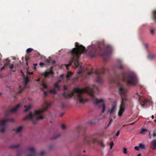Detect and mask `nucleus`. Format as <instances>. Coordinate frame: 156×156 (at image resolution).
<instances>
[{
    "label": "nucleus",
    "mask_w": 156,
    "mask_h": 156,
    "mask_svg": "<svg viewBox=\"0 0 156 156\" xmlns=\"http://www.w3.org/2000/svg\"><path fill=\"white\" fill-rule=\"evenodd\" d=\"M95 90L97 91H98V87L95 85H94L92 88L88 86L83 89L76 87L73 89V91L69 93L65 92L63 94V96L65 98H69L74 95L75 92L77 101L81 104H84L88 101V99L84 98L83 94L84 93H86L90 96L94 104L96 106H98L99 104L104 102V100L102 99H98L95 97L94 94Z\"/></svg>",
    "instance_id": "obj_1"
},
{
    "label": "nucleus",
    "mask_w": 156,
    "mask_h": 156,
    "mask_svg": "<svg viewBox=\"0 0 156 156\" xmlns=\"http://www.w3.org/2000/svg\"><path fill=\"white\" fill-rule=\"evenodd\" d=\"M112 48L109 45L101 44L97 46L93 44L89 46L87 50L89 55L91 57H94L98 55L107 58L111 54Z\"/></svg>",
    "instance_id": "obj_2"
},
{
    "label": "nucleus",
    "mask_w": 156,
    "mask_h": 156,
    "mask_svg": "<svg viewBox=\"0 0 156 156\" xmlns=\"http://www.w3.org/2000/svg\"><path fill=\"white\" fill-rule=\"evenodd\" d=\"M75 47L76 48H73L71 51V59L70 60L69 63L68 65L65 64L67 69L68 67L70 66L73 62L74 63L75 67H79L80 66L79 58L82 53L86 51L85 47L82 45H79L77 42L75 43Z\"/></svg>",
    "instance_id": "obj_3"
},
{
    "label": "nucleus",
    "mask_w": 156,
    "mask_h": 156,
    "mask_svg": "<svg viewBox=\"0 0 156 156\" xmlns=\"http://www.w3.org/2000/svg\"><path fill=\"white\" fill-rule=\"evenodd\" d=\"M122 80L130 85H135L138 82L137 77L135 74L132 73L126 74L122 72L116 75L115 78L112 79V82L114 83L119 84V80Z\"/></svg>",
    "instance_id": "obj_4"
},
{
    "label": "nucleus",
    "mask_w": 156,
    "mask_h": 156,
    "mask_svg": "<svg viewBox=\"0 0 156 156\" xmlns=\"http://www.w3.org/2000/svg\"><path fill=\"white\" fill-rule=\"evenodd\" d=\"M51 105V103H46L45 108L43 110H39L35 111L34 114L30 112L29 114L26 116L24 118V120H30L34 123H35L39 119H42L44 118L42 114Z\"/></svg>",
    "instance_id": "obj_5"
},
{
    "label": "nucleus",
    "mask_w": 156,
    "mask_h": 156,
    "mask_svg": "<svg viewBox=\"0 0 156 156\" xmlns=\"http://www.w3.org/2000/svg\"><path fill=\"white\" fill-rule=\"evenodd\" d=\"M127 90L121 86L119 89V92L122 97L123 96L124 98H122L121 104L120 106V109L118 112V115L119 116H122L123 112L125 110L126 105L127 104L128 101V99L126 97Z\"/></svg>",
    "instance_id": "obj_6"
},
{
    "label": "nucleus",
    "mask_w": 156,
    "mask_h": 156,
    "mask_svg": "<svg viewBox=\"0 0 156 156\" xmlns=\"http://www.w3.org/2000/svg\"><path fill=\"white\" fill-rule=\"evenodd\" d=\"M108 71V69L105 67H103L100 70L96 69L94 72L92 69L90 71H87L88 75H94L96 77V81L98 83H101L103 81L102 78L104 75Z\"/></svg>",
    "instance_id": "obj_7"
},
{
    "label": "nucleus",
    "mask_w": 156,
    "mask_h": 156,
    "mask_svg": "<svg viewBox=\"0 0 156 156\" xmlns=\"http://www.w3.org/2000/svg\"><path fill=\"white\" fill-rule=\"evenodd\" d=\"M98 141V139L94 135L85 136L83 138V142L80 143L78 145L77 149L80 150L85 144H89L91 142L95 143Z\"/></svg>",
    "instance_id": "obj_8"
},
{
    "label": "nucleus",
    "mask_w": 156,
    "mask_h": 156,
    "mask_svg": "<svg viewBox=\"0 0 156 156\" xmlns=\"http://www.w3.org/2000/svg\"><path fill=\"white\" fill-rule=\"evenodd\" d=\"M13 121L14 120L12 118H6L1 121L0 122V127H1L0 128V132L3 133L5 131L6 129L5 125L7 122H13Z\"/></svg>",
    "instance_id": "obj_9"
},
{
    "label": "nucleus",
    "mask_w": 156,
    "mask_h": 156,
    "mask_svg": "<svg viewBox=\"0 0 156 156\" xmlns=\"http://www.w3.org/2000/svg\"><path fill=\"white\" fill-rule=\"evenodd\" d=\"M136 94L138 95V101L141 106L144 107L147 106L148 104L149 103V100L144 98L142 96L139 95L137 93H136Z\"/></svg>",
    "instance_id": "obj_10"
},
{
    "label": "nucleus",
    "mask_w": 156,
    "mask_h": 156,
    "mask_svg": "<svg viewBox=\"0 0 156 156\" xmlns=\"http://www.w3.org/2000/svg\"><path fill=\"white\" fill-rule=\"evenodd\" d=\"M60 90V86L57 83H55L54 85V88L50 90L49 92L54 94H57L58 91Z\"/></svg>",
    "instance_id": "obj_11"
},
{
    "label": "nucleus",
    "mask_w": 156,
    "mask_h": 156,
    "mask_svg": "<svg viewBox=\"0 0 156 156\" xmlns=\"http://www.w3.org/2000/svg\"><path fill=\"white\" fill-rule=\"evenodd\" d=\"M30 153L28 156H37V154L36 152L35 149L33 147H29L27 148Z\"/></svg>",
    "instance_id": "obj_12"
},
{
    "label": "nucleus",
    "mask_w": 156,
    "mask_h": 156,
    "mask_svg": "<svg viewBox=\"0 0 156 156\" xmlns=\"http://www.w3.org/2000/svg\"><path fill=\"white\" fill-rule=\"evenodd\" d=\"M29 81V80L28 77H26L25 80V83L23 85L22 88H21V86H19V88L20 90L18 92V93L20 94L22 92L23 90L25 88L26 85Z\"/></svg>",
    "instance_id": "obj_13"
},
{
    "label": "nucleus",
    "mask_w": 156,
    "mask_h": 156,
    "mask_svg": "<svg viewBox=\"0 0 156 156\" xmlns=\"http://www.w3.org/2000/svg\"><path fill=\"white\" fill-rule=\"evenodd\" d=\"M53 67H51L50 68V71L48 72H45L44 74V76L45 77H48L50 74H54V71L53 70Z\"/></svg>",
    "instance_id": "obj_14"
},
{
    "label": "nucleus",
    "mask_w": 156,
    "mask_h": 156,
    "mask_svg": "<svg viewBox=\"0 0 156 156\" xmlns=\"http://www.w3.org/2000/svg\"><path fill=\"white\" fill-rule=\"evenodd\" d=\"M150 148L152 150H154L156 148V140H152L150 144Z\"/></svg>",
    "instance_id": "obj_15"
},
{
    "label": "nucleus",
    "mask_w": 156,
    "mask_h": 156,
    "mask_svg": "<svg viewBox=\"0 0 156 156\" xmlns=\"http://www.w3.org/2000/svg\"><path fill=\"white\" fill-rule=\"evenodd\" d=\"M21 105V104H18L16 107L11 109L10 110V112H16Z\"/></svg>",
    "instance_id": "obj_16"
},
{
    "label": "nucleus",
    "mask_w": 156,
    "mask_h": 156,
    "mask_svg": "<svg viewBox=\"0 0 156 156\" xmlns=\"http://www.w3.org/2000/svg\"><path fill=\"white\" fill-rule=\"evenodd\" d=\"M154 57V54L151 53H149L147 55V58L150 60L153 59Z\"/></svg>",
    "instance_id": "obj_17"
},
{
    "label": "nucleus",
    "mask_w": 156,
    "mask_h": 156,
    "mask_svg": "<svg viewBox=\"0 0 156 156\" xmlns=\"http://www.w3.org/2000/svg\"><path fill=\"white\" fill-rule=\"evenodd\" d=\"M82 129V127L80 126H77L76 129V130L78 133L80 132Z\"/></svg>",
    "instance_id": "obj_18"
},
{
    "label": "nucleus",
    "mask_w": 156,
    "mask_h": 156,
    "mask_svg": "<svg viewBox=\"0 0 156 156\" xmlns=\"http://www.w3.org/2000/svg\"><path fill=\"white\" fill-rule=\"evenodd\" d=\"M116 108V106H115L114 105V106H113L112 108L111 109V110H110L109 111V112L111 114L115 110Z\"/></svg>",
    "instance_id": "obj_19"
},
{
    "label": "nucleus",
    "mask_w": 156,
    "mask_h": 156,
    "mask_svg": "<svg viewBox=\"0 0 156 156\" xmlns=\"http://www.w3.org/2000/svg\"><path fill=\"white\" fill-rule=\"evenodd\" d=\"M19 145L18 144H12L10 146V148H16L18 147Z\"/></svg>",
    "instance_id": "obj_20"
},
{
    "label": "nucleus",
    "mask_w": 156,
    "mask_h": 156,
    "mask_svg": "<svg viewBox=\"0 0 156 156\" xmlns=\"http://www.w3.org/2000/svg\"><path fill=\"white\" fill-rule=\"evenodd\" d=\"M117 67L119 69H122L124 68V66L122 63H120L118 65Z\"/></svg>",
    "instance_id": "obj_21"
},
{
    "label": "nucleus",
    "mask_w": 156,
    "mask_h": 156,
    "mask_svg": "<svg viewBox=\"0 0 156 156\" xmlns=\"http://www.w3.org/2000/svg\"><path fill=\"white\" fill-rule=\"evenodd\" d=\"M9 64H10V63H9V62H8L6 63H5L4 64V66L1 68V70H3L5 68V67L6 66H8L9 65Z\"/></svg>",
    "instance_id": "obj_22"
},
{
    "label": "nucleus",
    "mask_w": 156,
    "mask_h": 156,
    "mask_svg": "<svg viewBox=\"0 0 156 156\" xmlns=\"http://www.w3.org/2000/svg\"><path fill=\"white\" fill-rule=\"evenodd\" d=\"M73 75V73L70 72H68L66 75V77L68 79L70 78Z\"/></svg>",
    "instance_id": "obj_23"
},
{
    "label": "nucleus",
    "mask_w": 156,
    "mask_h": 156,
    "mask_svg": "<svg viewBox=\"0 0 156 156\" xmlns=\"http://www.w3.org/2000/svg\"><path fill=\"white\" fill-rule=\"evenodd\" d=\"M139 148L141 149H145V146L141 143L139 144Z\"/></svg>",
    "instance_id": "obj_24"
},
{
    "label": "nucleus",
    "mask_w": 156,
    "mask_h": 156,
    "mask_svg": "<svg viewBox=\"0 0 156 156\" xmlns=\"http://www.w3.org/2000/svg\"><path fill=\"white\" fill-rule=\"evenodd\" d=\"M153 18L156 22V10L154 11L153 12Z\"/></svg>",
    "instance_id": "obj_25"
},
{
    "label": "nucleus",
    "mask_w": 156,
    "mask_h": 156,
    "mask_svg": "<svg viewBox=\"0 0 156 156\" xmlns=\"http://www.w3.org/2000/svg\"><path fill=\"white\" fill-rule=\"evenodd\" d=\"M42 86L43 87L41 88V90L42 91H44V88H47V85L44 83H43Z\"/></svg>",
    "instance_id": "obj_26"
},
{
    "label": "nucleus",
    "mask_w": 156,
    "mask_h": 156,
    "mask_svg": "<svg viewBox=\"0 0 156 156\" xmlns=\"http://www.w3.org/2000/svg\"><path fill=\"white\" fill-rule=\"evenodd\" d=\"M22 128L23 127L22 126H20L18 127L16 129V133H19L20 132Z\"/></svg>",
    "instance_id": "obj_27"
},
{
    "label": "nucleus",
    "mask_w": 156,
    "mask_h": 156,
    "mask_svg": "<svg viewBox=\"0 0 156 156\" xmlns=\"http://www.w3.org/2000/svg\"><path fill=\"white\" fill-rule=\"evenodd\" d=\"M31 107L30 105H29L24 110V112H26L28 111Z\"/></svg>",
    "instance_id": "obj_28"
},
{
    "label": "nucleus",
    "mask_w": 156,
    "mask_h": 156,
    "mask_svg": "<svg viewBox=\"0 0 156 156\" xmlns=\"http://www.w3.org/2000/svg\"><path fill=\"white\" fill-rule=\"evenodd\" d=\"M148 131V130L147 129H142L140 132V133L141 134H143V133L147 132Z\"/></svg>",
    "instance_id": "obj_29"
},
{
    "label": "nucleus",
    "mask_w": 156,
    "mask_h": 156,
    "mask_svg": "<svg viewBox=\"0 0 156 156\" xmlns=\"http://www.w3.org/2000/svg\"><path fill=\"white\" fill-rule=\"evenodd\" d=\"M102 113H103L105 112V106L104 104H102Z\"/></svg>",
    "instance_id": "obj_30"
},
{
    "label": "nucleus",
    "mask_w": 156,
    "mask_h": 156,
    "mask_svg": "<svg viewBox=\"0 0 156 156\" xmlns=\"http://www.w3.org/2000/svg\"><path fill=\"white\" fill-rule=\"evenodd\" d=\"M23 152V151H22L19 152H18L17 153V156H21V154Z\"/></svg>",
    "instance_id": "obj_31"
},
{
    "label": "nucleus",
    "mask_w": 156,
    "mask_h": 156,
    "mask_svg": "<svg viewBox=\"0 0 156 156\" xmlns=\"http://www.w3.org/2000/svg\"><path fill=\"white\" fill-rule=\"evenodd\" d=\"M33 50V49L32 48H29L27 50L26 52L27 53H28L32 51Z\"/></svg>",
    "instance_id": "obj_32"
},
{
    "label": "nucleus",
    "mask_w": 156,
    "mask_h": 156,
    "mask_svg": "<svg viewBox=\"0 0 156 156\" xmlns=\"http://www.w3.org/2000/svg\"><path fill=\"white\" fill-rule=\"evenodd\" d=\"M60 136V134H58V135H56V136H54V137H53L52 138V139H57L58 138V137H59Z\"/></svg>",
    "instance_id": "obj_33"
},
{
    "label": "nucleus",
    "mask_w": 156,
    "mask_h": 156,
    "mask_svg": "<svg viewBox=\"0 0 156 156\" xmlns=\"http://www.w3.org/2000/svg\"><path fill=\"white\" fill-rule=\"evenodd\" d=\"M114 145V143L112 141H111L110 144V149H112V147Z\"/></svg>",
    "instance_id": "obj_34"
},
{
    "label": "nucleus",
    "mask_w": 156,
    "mask_h": 156,
    "mask_svg": "<svg viewBox=\"0 0 156 156\" xmlns=\"http://www.w3.org/2000/svg\"><path fill=\"white\" fill-rule=\"evenodd\" d=\"M112 119H111L110 120V122L108 123V125L107 126L105 127V129H106V128H107L109 126L110 124V123H111V122H112Z\"/></svg>",
    "instance_id": "obj_35"
},
{
    "label": "nucleus",
    "mask_w": 156,
    "mask_h": 156,
    "mask_svg": "<svg viewBox=\"0 0 156 156\" xmlns=\"http://www.w3.org/2000/svg\"><path fill=\"white\" fill-rule=\"evenodd\" d=\"M62 129H65L66 128V127L65 125L62 124Z\"/></svg>",
    "instance_id": "obj_36"
},
{
    "label": "nucleus",
    "mask_w": 156,
    "mask_h": 156,
    "mask_svg": "<svg viewBox=\"0 0 156 156\" xmlns=\"http://www.w3.org/2000/svg\"><path fill=\"white\" fill-rule=\"evenodd\" d=\"M134 149H135L136 150V151H138L139 150V147H138V146H135L134 147Z\"/></svg>",
    "instance_id": "obj_37"
},
{
    "label": "nucleus",
    "mask_w": 156,
    "mask_h": 156,
    "mask_svg": "<svg viewBox=\"0 0 156 156\" xmlns=\"http://www.w3.org/2000/svg\"><path fill=\"white\" fill-rule=\"evenodd\" d=\"M123 153L125 154H126V153H127V149H126L125 148H124L123 149Z\"/></svg>",
    "instance_id": "obj_38"
},
{
    "label": "nucleus",
    "mask_w": 156,
    "mask_h": 156,
    "mask_svg": "<svg viewBox=\"0 0 156 156\" xmlns=\"http://www.w3.org/2000/svg\"><path fill=\"white\" fill-rule=\"evenodd\" d=\"M149 138L150 139H151V131H149Z\"/></svg>",
    "instance_id": "obj_39"
},
{
    "label": "nucleus",
    "mask_w": 156,
    "mask_h": 156,
    "mask_svg": "<svg viewBox=\"0 0 156 156\" xmlns=\"http://www.w3.org/2000/svg\"><path fill=\"white\" fill-rule=\"evenodd\" d=\"M150 33L151 34H153L154 33V30L153 29L151 30L150 31Z\"/></svg>",
    "instance_id": "obj_40"
},
{
    "label": "nucleus",
    "mask_w": 156,
    "mask_h": 156,
    "mask_svg": "<svg viewBox=\"0 0 156 156\" xmlns=\"http://www.w3.org/2000/svg\"><path fill=\"white\" fill-rule=\"evenodd\" d=\"M13 64H11L10 66L9 67V68L11 69H12L13 68Z\"/></svg>",
    "instance_id": "obj_41"
},
{
    "label": "nucleus",
    "mask_w": 156,
    "mask_h": 156,
    "mask_svg": "<svg viewBox=\"0 0 156 156\" xmlns=\"http://www.w3.org/2000/svg\"><path fill=\"white\" fill-rule=\"evenodd\" d=\"M120 131L119 130L118 131V132H117L116 134V136H119V133H120Z\"/></svg>",
    "instance_id": "obj_42"
},
{
    "label": "nucleus",
    "mask_w": 156,
    "mask_h": 156,
    "mask_svg": "<svg viewBox=\"0 0 156 156\" xmlns=\"http://www.w3.org/2000/svg\"><path fill=\"white\" fill-rule=\"evenodd\" d=\"M44 153H45L43 151H42L40 153V155H43L44 154Z\"/></svg>",
    "instance_id": "obj_43"
},
{
    "label": "nucleus",
    "mask_w": 156,
    "mask_h": 156,
    "mask_svg": "<svg viewBox=\"0 0 156 156\" xmlns=\"http://www.w3.org/2000/svg\"><path fill=\"white\" fill-rule=\"evenodd\" d=\"M64 88L65 90H67V87L65 85H64Z\"/></svg>",
    "instance_id": "obj_44"
},
{
    "label": "nucleus",
    "mask_w": 156,
    "mask_h": 156,
    "mask_svg": "<svg viewBox=\"0 0 156 156\" xmlns=\"http://www.w3.org/2000/svg\"><path fill=\"white\" fill-rule=\"evenodd\" d=\"M62 107L63 108L66 107V105L64 104L63 103L62 105Z\"/></svg>",
    "instance_id": "obj_45"
},
{
    "label": "nucleus",
    "mask_w": 156,
    "mask_h": 156,
    "mask_svg": "<svg viewBox=\"0 0 156 156\" xmlns=\"http://www.w3.org/2000/svg\"><path fill=\"white\" fill-rule=\"evenodd\" d=\"M44 63H43V62H41L40 63V65L41 66H43L44 65Z\"/></svg>",
    "instance_id": "obj_46"
},
{
    "label": "nucleus",
    "mask_w": 156,
    "mask_h": 156,
    "mask_svg": "<svg viewBox=\"0 0 156 156\" xmlns=\"http://www.w3.org/2000/svg\"><path fill=\"white\" fill-rule=\"evenodd\" d=\"M61 82V80H58L57 82H56L55 83H57V84H58L59 83Z\"/></svg>",
    "instance_id": "obj_47"
},
{
    "label": "nucleus",
    "mask_w": 156,
    "mask_h": 156,
    "mask_svg": "<svg viewBox=\"0 0 156 156\" xmlns=\"http://www.w3.org/2000/svg\"><path fill=\"white\" fill-rule=\"evenodd\" d=\"M46 62L48 63H49L50 62V60L49 59H47L46 60Z\"/></svg>",
    "instance_id": "obj_48"
},
{
    "label": "nucleus",
    "mask_w": 156,
    "mask_h": 156,
    "mask_svg": "<svg viewBox=\"0 0 156 156\" xmlns=\"http://www.w3.org/2000/svg\"><path fill=\"white\" fill-rule=\"evenodd\" d=\"M44 95L45 96H47V92L46 91H44Z\"/></svg>",
    "instance_id": "obj_49"
},
{
    "label": "nucleus",
    "mask_w": 156,
    "mask_h": 156,
    "mask_svg": "<svg viewBox=\"0 0 156 156\" xmlns=\"http://www.w3.org/2000/svg\"><path fill=\"white\" fill-rule=\"evenodd\" d=\"M82 73V71L80 70H79L77 72V73L78 74H80Z\"/></svg>",
    "instance_id": "obj_50"
},
{
    "label": "nucleus",
    "mask_w": 156,
    "mask_h": 156,
    "mask_svg": "<svg viewBox=\"0 0 156 156\" xmlns=\"http://www.w3.org/2000/svg\"><path fill=\"white\" fill-rule=\"evenodd\" d=\"M156 136V133L154 132V133H153V137H155Z\"/></svg>",
    "instance_id": "obj_51"
},
{
    "label": "nucleus",
    "mask_w": 156,
    "mask_h": 156,
    "mask_svg": "<svg viewBox=\"0 0 156 156\" xmlns=\"http://www.w3.org/2000/svg\"><path fill=\"white\" fill-rule=\"evenodd\" d=\"M64 114V112H63V113H61L60 115V116L61 117H62L63 115Z\"/></svg>",
    "instance_id": "obj_52"
},
{
    "label": "nucleus",
    "mask_w": 156,
    "mask_h": 156,
    "mask_svg": "<svg viewBox=\"0 0 156 156\" xmlns=\"http://www.w3.org/2000/svg\"><path fill=\"white\" fill-rule=\"evenodd\" d=\"M56 63V62L55 60H53L52 61V63L53 64L55 65Z\"/></svg>",
    "instance_id": "obj_53"
},
{
    "label": "nucleus",
    "mask_w": 156,
    "mask_h": 156,
    "mask_svg": "<svg viewBox=\"0 0 156 156\" xmlns=\"http://www.w3.org/2000/svg\"><path fill=\"white\" fill-rule=\"evenodd\" d=\"M145 46L146 48H147L148 47V44H145Z\"/></svg>",
    "instance_id": "obj_54"
},
{
    "label": "nucleus",
    "mask_w": 156,
    "mask_h": 156,
    "mask_svg": "<svg viewBox=\"0 0 156 156\" xmlns=\"http://www.w3.org/2000/svg\"><path fill=\"white\" fill-rule=\"evenodd\" d=\"M64 75V74H62V75H61L59 77V78H61V77H62Z\"/></svg>",
    "instance_id": "obj_55"
},
{
    "label": "nucleus",
    "mask_w": 156,
    "mask_h": 156,
    "mask_svg": "<svg viewBox=\"0 0 156 156\" xmlns=\"http://www.w3.org/2000/svg\"><path fill=\"white\" fill-rule=\"evenodd\" d=\"M101 145L102 146V147H105L104 145L103 144V143L102 142H101Z\"/></svg>",
    "instance_id": "obj_56"
},
{
    "label": "nucleus",
    "mask_w": 156,
    "mask_h": 156,
    "mask_svg": "<svg viewBox=\"0 0 156 156\" xmlns=\"http://www.w3.org/2000/svg\"><path fill=\"white\" fill-rule=\"evenodd\" d=\"M154 115H152L151 116V118L153 119H154Z\"/></svg>",
    "instance_id": "obj_57"
},
{
    "label": "nucleus",
    "mask_w": 156,
    "mask_h": 156,
    "mask_svg": "<svg viewBox=\"0 0 156 156\" xmlns=\"http://www.w3.org/2000/svg\"><path fill=\"white\" fill-rule=\"evenodd\" d=\"M134 122H133V123H130V124H129V125H133V124H134Z\"/></svg>",
    "instance_id": "obj_58"
},
{
    "label": "nucleus",
    "mask_w": 156,
    "mask_h": 156,
    "mask_svg": "<svg viewBox=\"0 0 156 156\" xmlns=\"http://www.w3.org/2000/svg\"><path fill=\"white\" fill-rule=\"evenodd\" d=\"M37 63H36V64H34V65L35 66H37Z\"/></svg>",
    "instance_id": "obj_59"
},
{
    "label": "nucleus",
    "mask_w": 156,
    "mask_h": 156,
    "mask_svg": "<svg viewBox=\"0 0 156 156\" xmlns=\"http://www.w3.org/2000/svg\"><path fill=\"white\" fill-rule=\"evenodd\" d=\"M8 60V58H6L5 59V61H7Z\"/></svg>",
    "instance_id": "obj_60"
},
{
    "label": "nucleus",
    "mask_w": 156,
    "mask_h": 156,
    "mask_svg": "<svg viewBox=\"0 0 156 156\" xmlns=\"http://www.w3.org/2000/svg\"><path fill=\"white\" fill-rule=\"evenodd\" d=\"M77 156H82L81 155H80V154H78Z\"/></svg>",
    "instance_id": "obj_61"
},
{
    "label": "nucleus",
    "mask_w": 156,
    "mask_h": 156,
    "mask_svg": "<svg viewBox=\"0 0 156 156\" xmlns=\"http://www.w3.org/2000/svg\"><path fill=\"white\" fill-rule=\"evenodd\" d=\"M83 152H84V153H85L86 152V151L85 150H84L83 151Z\"/></svg>",
    "instance_id": "obj_62"
},
{
    "label": "nucleus",
    "mask_w": 156,
    "mask_h": 156,
    "mask_svg": "<svg viewBox=\"0 0 156 156\" xmlns=\"http://www.w3.org/2000/svg\"><path fill=\"white\" fill-rule=\"evenodd\" d=\"M154 122H156V119H155L154 120Z\"/></svg>",
    "instance_id": "obj_63"
},
{
    "label": "nucleus",
    "mask_w": 156,
    "mask_h": 156,
    "mask_svg": "<svg viewBox=\"0 0 156 156\" xmlns=\"http://www.w3.org/2000/svg\"><path fill=\"white\" fill-rule=\"evenodd\" d=\"M88 156V155H85V156Z\"/></svg>",
    "instance_id": "obj_64"
}]
</instances>
